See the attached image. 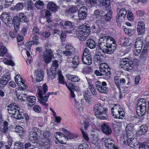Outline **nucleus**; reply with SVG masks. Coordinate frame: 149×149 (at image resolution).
Returning <instances> with one entry per match:
<instances>
[{
    "instance_id": "obj_1",
    "label": "nucleus",
    "mask_w": 149,
    "mask_h": 149,
    "mask_svg": "<svg viewBox=\"0 0 149 149\" xmlns=\"http://www.w3.org/2000/svg\"><path fill=\"white\" fill-rule=\"evenodd\" d=\"M99 42V47L104 53L111 54L116 48V41L113 38L110 36H103Z\"/></svg>"
},
{
    "instance_id": "obj_2",
    "label": "nucleus",
    "mask_w": 149,
    "mask_h": 149,
    "mask_svg": "<svg viewBox=\"0 0 149 149\" xmlns=\"http://www.w3.org/2000/svg\"><path fill=\"white\" fill-rule=\"evenodd\" d=\"M8 107L9 113L12 114L14 118L17 120L25 119L26 122L29 120V117L28 113L24 111H20V107L15 103L10 104Z\"/></svg>"
},
{
    "instance_id": "obj_3",
    "label": "nucleus",
    "mask_w": 149,
    "mask_h": 149,
    "mask_svg": "<svg viewBox=\"0 0 149 149\" xmlns=\"http://www.w3.org/2000/svg\"><path fill=\"white\" fill-rule=\"evenodd\" d=\"M47 91L48 86L45 83L42 86L38 87L37 92L38 101L41 104L44 105L45 107L49 106V104L46 103L49 98L46 94Z\"/></svg>"
},
{
    "instance_id": "obj_4",
    "label": "nucleus",
    "mask_w": 149,
    "mask_h": 149,
    "mask_svg": "<svg viewBox=\"0 0 149 149\" xmlns=\"http://www.w3.org/2000/svg\"><path fill=\"white\" fill-rule=\"evenodd\" d=\"M76 34L78 38L81 41L86 40L91 32L90 27L86 25H80L78 28Z\"/></svg>"
},
{
    "instance_id": "obj_5",
    "label": "nucleus",
    "mask_w": 149,
    "mask_h": 149,
    "mask_svg": "<svg viewBox=\"0 0 149 149\" xmlns=\"http://www.w3.org/2000/svg\"><path fill=\"white\" fill-rule=\"evenodd\" d=\"M111 108V114L114 118L122 119L125 116V113L123 109L121 106L118 104H113Z\"/></svg>"
},
{
    "instance_id": "obj_6",
    "label": "nucleus",
    "mask_w": 149,
    "mask_h": 149,
    "mask_svg": "<svg viewBox=\"0 0 149 149\" xmlns=\"http://www.w3.org/2000/svg\"><path fill=\"white\" fill-rule=\"evenodd\" d=\"M123 3H120L117 7L116 21L118 25L121 23L123 20H124L127 14L126 10L124 8Z\"/></svg>"
},
{
    "instance_id": "obj_7",
    "label": "nucleus",
    "mask_w": 149,
    "mask_h": 149,
    "mask_svg": "<svg viewBox=\"0 0 149 149\" xmlns=\"http://www.w3.org/2000/svg\"><path fill=\"white\" fill-rule=\"evenodd\" d=\"M94 111L95 115L97 118L100 120H105L106 117L102 116L106 113L107 109L104 108L103 107L99 104H96L94 107Z\"/></svg>"
},
{
    "instance_id": "obj_8",
    "label": "nucleus",
    "mask_w": 149,
    "mask_h": 149,
    "mask_svg": "<svg viewBox=\"0 0 149 149\" xmlns=\"http://www.w3.org/2000/svg\"><path fill=\"white\" fill-rule=\"evenodd\" d=\"M112 11L110 10L105 16H102L98 19H95L96 23L100 28L101 27V28H103L105 22L110 21L112 17Z\"/></svg>"
},
{
    "instance_id": "obj_9",
    "label": "nucleus",
    "mask_w": 149,
    "mask_h": 149,
    "mask_svg": "<svg viewBox=\"0 0 149 149\" xmlns=\"http://www.w3.org/2000/svg\"><path fill=\"white\" fill-rule=\"evenodd\" d=\"M41 131L37 127H33L31 131L29 133V140L33 143L38 142L40 138V135L41 134Z\"/></svg>"
},
{
    "instance_id": "obj_10",
    "label": "nucleus",
    "mask_w": 149,
    "mask_h": 149,
    "mask_svg": "<svg viewBox=\"0 0 149 149\" xmlns=\"http://www.w3.org/2000/svg\"><path fill=\"white\" fill-rule=\"evenodd\" d=\"M133 63L132 60L125 58L120 60L119 65L124 70L129 71L132 69Z\"/></svg>"
},
{
    "instance_id": "obj_11",
    "label": "nucleus",
    "mask_w": 149,
    "mask_h": 149,
    "mask_svg": "<svg viewBox=\"0 0 149 149\" xmlns=\"http://www.w3.org/2000/svg\"><path fill=\"white\" fill-rule=\"evenodd\" d=\"M95 84L96 87L100 93L105 94L107 93L109 90L106 82H101L97 80L95 82Z\"/></svg>"
},
{
    "instance_id": "obj_12",
    "label": "nucleus",
    "mask_w": 149,
    "mask_h": 149,
    "mask_svg": "<svg viewBox=\"0 0 149 149\" xmlns=\"http://www.w3.org/2000/svg\"><path fill=\"white\" fill-rule=\"evenodd\" d=\"M45 50L43 54V58L45 62L48 64L51 62L54 55L50 48L47 47L45 48Z\"/></svg>"
},
{
    "instance_id": "obj_13",
    "label": "nucleus",
    "mask_w": 149,
    "mask_h": 149,
    "mask_svg": "<svg viewBox=\"0 0 149 149\" xmlns=\"http://www.w3.org/2000/svg\"><path fill=\"white\" fill-rule=\"evenodd\" d=\"M109 66L106 63H102L100 65L99 70L103 75L109 77L111 74Z\"/></svg>"
},
{
    "instance_id": "obj_14",
    "label": "nucleus",
    "mask_w": 149,
    "mask_h": 149,
    "mask_svg": "<svg viewBox=\"0 0 149 149\" xmlns=\"http://www.w3.org/2000/svg\"><path fill=\"white\" fill-rule=\"evenodd\" d=\"M87 14V8L85 6H82L78 10V17L80 20L85 19Z\"/></svg>"
},
{
    "instance_id": "obj_15",
    "label": "nucleus",
    "mask_w": 149,
    "mask_h": 149,
    "mask_svg": "<svg viewBox=\"0 0 149 149\" xmlns=\"http://www.w3.org/2000/svg\"><path fill=\"white\" fill-rule=\"evenodd\" d=\"M55 138L58 142L62 144H65L68 140V137L65 134L60 132H57L55 135Z\"/></svg>"
},
{
    "instance_id": "obj_16",
    "label": "nucleus",
    "mask_w": 149,
    "mask_h": 149,
    "mask_svg": "<svg viewBox=\"0 0 149 149\" xmlns=\"http://www.w3.org/2000/svg\"><path fill=\"white\" fill-rule=\"evenodd\" d=\"M65 49V50L63 51V53L65 56H67L68 58L69 59L71 58L70 56L75 52V49L72 46L69 44L66 45Z\"/></svg>"
},
{
    "instance_id": "obj_17",
    "label": "nucleus",
    "mask_w": 149,
    "mask_h": 149,
    "mask_svg": "<svg viewBox=\"0 0 149 149\" xmlns=\"http://www.w3.org/2000/svg\"><path fill=\"white\" fill-rule=\"evenodd\" d=\"M1 18L2 21L5 23L7 26L10 27L12 26V19L10 16L4 14H2L1 15Z\"/></svg>"
},
{
    "instance_id": "obj_18",
    "label": "nucleus",
    "mask_w": 149,
    "mask_h": 149,
    "mask_svg": "<svg viewBox=\"0 0 149 149\" xmlns=\"http://www.w3.org/2000/svg\"><path fill=\"white\" fill-rule=\"evenodd\" d=\"M145 25L143 22L141 20L139 21L137 28L138 35L143 36L145 32Z\"/></svg>"
},
{
    "instance_id": "obj_19",
    "label": "nucleus",
    "mask_w": 149,
    "mask_h": 149,
    "mask_svg": "<svg viewBox=\"0 0 149 149\" xmlns=\"http://www.w3.org/2000/svg\"><path fill=\"white\" fill-rule=\"evenodd\" d=\"M114 80L116 86L119 90L120 89L121 86H124L126 84L125 79L124 78L119 79V77L116 76L114 77Z\"/></svg>"
},
{
    "instance_id": "obj_20",
    "label": "nucleus",
    "mask_w": 149,
    "mask_h": 149,
    "mask_svg": "<svg viewBox=\"0 0 149 149\" xmlns=\"http://www.w3.org/2000/svg\"><path fill=\"white\" fill-rule=\"evenodd\" d=\"M67 79V82L68 84L69 83L71 84H73V85L75 83L79 82L80 80V79L77 76L75 75H70L69 74H67L66 75Z\"/></svg>"
},
{
    "instance_id": "obj_21",
    "label": "nucleus",
    "mask_w": 149,
    "mask_h": 149,
    "mask_svg": "<svg viewBox=\"0 0 149 149\" xmlns=\"http://www.w3.org/2000/svg\"><path fill=\"white\" fill-rule=\"evenodd\" d=\"M83 93L84 97L86 102L90 104H91L93 103V97L89 90L87 89L84 91Z\"/></svg>"
},
{
    "instance_id": "obj_22",
    "label": "nucleus",
    "mask_w": 149,
    "mask_h": 149,
    "mask_svg": "<svg viewBox=\"0 0 149 149\" xmlns=\"http://www.w3.org/2000/svg\"><path fill=\"white\" fill-rule=\"evenodd\" d=\"M81 62V60L78 55L74 56L72 58V60L71 61L72 64L71 68L73 69H76Z\"/></svg>"
},
{
    "instance_id": "obj_23",
    "label": "nucleus",
    "mask_w": 149,
    "mask_h": 149,
    "mask_svg": "<svg viewBox=\"0 0 149 149\" xmlns=\"http://www.w3.org/2000/svg\"><path fill=\"white\" fill-rule=\"evenodd\" d=\"M101 131L106 134L109 135L112 133L111 128L106 123H103L101 126Z\"/></svg>"
},
{
    "instance_id": "obj_24",
    "label": "nucleus",
    "mask_w": 149,
    "mask_h": 149,
    "mask_svg": "<svg viewBox=\"0 0 149 149\" xmlns=\"http://www.w3.org/2000/svg\"><path fill=\"white\" fill-rule=\"evenodd\" d=\"M44 73L41 71L36 70L34 72V77L37 82H40L42 81L44 77Z\"/></svg>"
},
{
    "instance_id": "obj_25",
    "label": "nucleus",
    "mask_w": 149,
    "mask_h": 149,
    "mask_svg": "<svg viewBox=\"0 0 149 149\" xmlns=\"http://www.w3.org/2000/svg\"><path fill=\"white\" fill-rule=\"evenodd\" d=\"M26 100L29 106L31 107L36 102V98L34 96H29L27 95Z\"/></svg>"
},
{
    "instance_id": "obj_26",
    "label": "nucleus",
    "mask_w": 149,
    "mask_h": 149,
    "mask_svg": "<svg viewBox=\"0 0 149 149\" xmlns=\"http://www.w3.org/2000/svg\"><path fill=\"white\" fill-rule=\"evenodd\" d=\"M13 24L15 30L17 31L19 30L20 25V20L17 16H15L13 17Z\"/></svg>"
},
{
    "instance_id": "obj_27",
    "label": "nucleus",
    "mask_w": 149,
    "mask_h": 149,
    "mask_svg": "<svg viewBox=\"0 0 149 149\" xmlns=\"http://www.w3.org/2000/svg\"><path fill=\"white\" fill-rule=\"evenodd\" d=\"M19 90V88H16L15 91V93L17 96L18 100L20 102L25 101L26 97H27V94H18L17 91Z\"/></svg>"
},
{
    "instance_id": "obj_28",
    "label": "nucleus",
    "mask_w": 149,
    "mask_h": 149,
    "mask_svg": "<svg viewBox=\"0 0 149 149\" xmlns=\"http://www.w3.org/2000/svg\"><path fill=\"white\" fill-rule=\"evenodd\" d=\"M136 111L138 115L140 116H142L144 115L146 113L147 109L142 107L139 106L138 105H136Z\"/></svg>"
},
{
    "instance_id": "obj_29",
    "label": "nucleus",
    "mask_w": 149,
    "mask_h": 149,
    "mask_svg": "<svg viewBox=\"0 0 149 149\" xmlns=\"http://www.w3.org/2000/svg\"><path fill=\"white\" fill-rule=\"evenodd\" d=\"M66 86L70 91V95L71 97H74L75 95L73 90H74V89H75V88L77 87V86L75 85H73V84H71L70 82L68 83V84H66Z\"/></svg>"
},
{
    "instance_id": "obj_30",
    "label": "nucleus",
    "mask_w": 149,
    "mask_h": 149,
    "mask_svg": "<svg viewBox=\"0 0 149 149\" xmlns=\"http://www.w3.org/2000/svg\"><path fill=\"white\" fill-rule=\"evenodd\" d=\"M57 6L53 2L50 1L47 5V9L51 12L56 11L57 10Z\"/></svg>"
},
{
    "instance_id": "obj_31",
    "label": "nucleus",
    "mask_w": 149,
    "mask_h": 149,
    "mask_svg": "<svg viewBox=\"0 0 149 149\" xmlns=\"http://www.w3.org/2000/svg\"><path fill=\"white\" fill-rule=\"evenodd\" d=\"M113 142V140L111 138H106L104 141L105 145L108 149H110V147L114 145Z\"/></svg>"
},
{
    "instance_id": "obj_32",
    "label": "nucleus",
    "mask_w": 149,
    "mask_h": 149,
    "mask_svg": "<svg viewBox=\"0 0 149 149\" xmlns=\"http://www.w3.org/2000/svg\"><path fill=\"white\" fill-rule=\"evenodd\" d=\"M81 59L82 62L84 64L89 65L92 63V57L91 55L82 57Z\"/></svg>"
},
{
    "instance_id": "obj_33",
    "label": "nucleus",
    "mask_w": 149,
    "mask_h": 149,
    "mask_svg": "<svg viewBox=\"0 0 149 149\" xmlns=\"http://www.w3.org/2000/svg\"><path fill=\"white\" fill-rule=\"evenodd\" d=\"M147 130V127L146 125H143L140 127V128L137 131V133L139 136H140L142 135H144Z\"/></svg>"
},
{
    "instance_id": "obj_34",
    "label": "nucleus",
    "mask_w": 149,
    "mask_h": 149,
    "mask_svg": "<svg viewBox=\"0 0 149 149\" xmlns=\"http://www.w3.org/2000/svg\"><path fill=\"white\" fill-rule=\"evenodd\" d=\"M86 45L91 49L95 48L96 45L95 42L92 39H88L86 41Z\"/></svg>"
},
{
    "instance_id": "obj_35",
    "label": "nucleus",
    "mask_w": 149,
    "mask_h": 149,
    "mask_svg": "<svg viewBox=\"0 0 149 149\" xmlns=\"http://www.w3.org/2000/svg\"><path fill=\"white\" fill-rule=\"evenodd\" d=\"M136 105H138L139 106L144 107L147 109V102L146 100L144 98H141L139 99L136 104Z\"/></svg>"
},
{
    "instance_id": "obj_36",
    "label": "nucleus",
    "mask_w": 149,
    "mask_h": 149,
    "mask_svg": "<svg viewBox=\"0 0 149 149\" xmlns=\"http://www.w3.org/2000/svg\"><path fill=\"white\" fill-rule=\"evenodd\" d=\"M99 1L100 4L104 6L105 8H109L110 6V0H99Z\"/></svg>"
},
{
    "instance_id": "obj_37",
    "label": "nucleus",
    "mask_w": 149,
    "mask_h": 149,
    "mask_svg": "<svg viewBox=\"0 0 149 149\" xmlns=\"http://www.w3.org/2000/svg\"><path fill=\"white\" fill-rule=\"evenodd\" d=\"M15 131L19 134L20 136H23L24 133V131L23 128L20 126H17L15 128Z\"/></svg>"
},
{
    "instance_id": "obj_38",
    "label": "nucleus",
    "mask_w": 149,
    "mask_h": 149,
    "mask_svg": "<svg viewBox=\"0 0 149 149\" xmlns=\"http://www.w3.org/2000/svg\"><path fill=\"white\" fill-rule=\"evenodd\" d=\"M19 18L22 22L28 23V20L27 18L24 13H19Z\"/></svg>"
},
{
    "instance_id": "obj_39",
    "label": "nucleus",
    "mask_w": 149,
    "mask_h": 149,
    "mask_svg": "<svg viewBox=\"0 0 149 149\" xmlns=\"http://www.w3.org/2000/svg\"><path fill=\"white\" fill-rule=\"evenodd\" d=\"M100 54H95L93 59L95 62L97 63H100L103 61V58L100 56V55L102 56V54H101L100 53Z\"/></svg>"
},
{
    "instance_id": "obj_40",
    "label": "nucleus",
    "mask_w": 149,
    "mask_h": 149,
    "mask_svg": "<svg viewBox=\"0 0 149 149\" xmlns=\"http://www.w3.org/2000/svg\"><path fill=\"white\" fill-rule=\"evenodd\" d=\"M133 124H128L126 127L125 130L126 131V134L127 135L131 134L132 131L133 130Z\"/></svg>"
},
{
    "instance_id": "obj_41",
    "label": "nucleus",
    "mask_w": 149,
    "mask_h": 149,
    "mask_svg": "<svg viewBox=\"0 0 149 149\" xmlns=\"http://www.w3.org/2000/svg\"><path fill=\"white\" fill-rule=\"evenodd\" d=\"M25 81L23 80L20 83L17 84V85L19 86V89L20 91H24L26 88L27 86L25 84Z\"/></svg>"
},
{
    "instance_id": "obj_42",
    "label": "nucleus",
    "mask_w": 149,
    "mask_h": 149,
    "mask_svg": "<svg viewBox=\"0 0 149 149\" xmlns=\"http://www.w3.org/2000/svg\"><path fill=\"white\" fill-rule=\"evenodd\" d=\"M15 149H23V144L21 142L19 141H16L14 144Z\"/></svg>"
},
{
    "instance_id": "obj_43",
    "label": "nucleus",
    "mask_w": 149,
    "mask_h": 149,
    "mask_svg": "<svg viewBox=\"0 0 149 149\" xmlns=\"http://www.w3.org/2000/svg\"><path fill=\"white\" fill-rule=\"evenodd\" d=\"M143 43V42L140 39L137 38L136 40L134 47L136 48L140 47L141 48H142Z\"/></svg>"
},
{
    "instance_id": "obj_44",
    "label": "nucleus",
    "mask_w": 149,
    "mask_h": 149,
    "mask_svg": "<svg viewBox=\"0 0 149 149\" xmlns=\"http://www.w3.org/2000/svg\"><path fill=\"white\" fill-rule=\"evenodd\" d=\"M58 61L56 60H54L52 63V66L50 68V70L56 71L58 66Z\"/></svg>"
},
{
    "instance_id": "obj_45",
    "label": "nucleus",
    "mask_w": 149,
    "mask_h": 149,
    "mask_svg": "<svg viewBox=\"0 0 149 149\" xmlns=\"http://www.w3.org/2000/svg\"><path fill=\"white\" fill-rule=\"evenodd\" d=\"M7 50L6 47L3 45L0 47V56L3 57L6 54Z\"/></svg>"
},
{
    "instance_id": "obj_46",
    "label": "nucleus",
    "mask_w": 149,
    "mask_h": 149,
    "mask_svg": "<svg viewBox=\"0 0 149 149\" xmlns=\"http://www.w3.org/2000/svg\"><path fill=\"white\" fill-rule=\"evenodd\" d=\"M8 123L6 121H5L3 122V128L1 130V132L5 134L7 132L9 127L8 126Z\"/></svg>"
},
{
    "instance_id": "obj_47",
    "label": "nucleus",
    "mask_w": 149,
    "mask_h": 149,
    "mask_svg": "<svg viewBox=\"0 0 149 149\" xmlns=\"http://www.w3.org/2000/svg\"><path fill=\"white\" fill-rule=\"evenodd\" d=\"M49 73H47L48 74V77L49 78L52 80L55 78V75L56 74L57 72L56 71L54 70H50Z\"/></svg>"
},
{
    "instance_id": "obj_48",
    "label": "nucleus",
    "mask_w": 149,
    "mask_h": 149,
    "mask_svg": "<svg viewBox=\"0 0 149 149\" xmlns=\"http://www.w3.org/2000/svg\"><path fill=\"white\" fill-rule=\"evenodd\" d=\"M124 29L125 33L130 36H132L134 31V29H132L129 28H125Z\"/></svg>"
},
{
    "instance_id": "obj_49",
    "label": "nucleus",
    "mask_w": 149,
    "mask_h": 149,
    "mask_svg": "<svg viewBox=\"0 0 149 149\" xmlns=\"http://www.w3.org/2000/svg\"><path fill=\"white\" fill-rule=\"evenodd\" d=\"M120 44L122 45L127 47L128 46H130L131 44H132V43H130L129 44L128 42V41L127 40L126 38L121 39L120 41Z\"/></svg>"
},
{
    "instance_id": "obj_50",
    "label": "nucleus",
    "mask_w": 149,
    "mask_h": 149,
    "mask_svg": "<svg viewBox=\"0 0 149 149\" xmlns=\"http://www.w3.org/2000/svg\"><path fill=\"white\" fill-rule=\"evenodd\" d=\"M1 78L2 79H4L5 81H6V82L8 83V81L11 79L10 74L9 72L6 73Z\"/></svg>"
},
{
    "instance_id": "obj_51",
    "label": "nucleus",
    "mask_w": 149,
    "mask_h": 149,
    "mask_svg": "<svg viewBox=\"0 0 149 149\" xmlns=\"http://www.w3.org/2000/svg\"><path fill=\"white\" fill-rule=\"evenodd\" d=\"M40 145V146L42 149H49L50 144L47 142H42Z\"/></svg>"
},
{
    "instance_id": "obj_52",
    "label": "nucleus",
    "mask_w": 149,
    "mask_h": 149,
    "mask_svg": "<svg viewBox=\"0 0 149 149\" xmlns=\"http://www.w3.org/2000/svg\"><path fill=\"white\" fill-rule=\"evenodd\" d=\"M77 8L76 6L71 7L66 10V12L67 13L69 14L74 13L77 12Z\"/></svg>"
},
{
    "instance_id": "obj_53",
    "label": "nucleus",
    "mask_w": 149,
    "mask_h": 149,
    "mask_svg": "<svg viewBox=\"0 0 149 149\" xmlns=\"http://www.w3.org/2000/svg\"><path fill=\"white\" fill-rule=\"evenodd\" d=\"M100 11L98 10H95L94 12L93 17L94 19H98L101 18L102 16L100 15Z\"/></svg>"
},
{
    "instance_id": "obj_54",
    "label": "nucleus",
    "mask_w": 149,
    "mask_h": 149,
    "mask_svg": "<svg viewBox=\"0 0 149 149\" xmlns=\"http://www.w3.org/2000/svg\"><path fill=\"white\" fill-rule=\"evenodd\" d=\"M127 18L129 21H132L134 19L133 13L130 10L127 11Z\"/></svg>"
},
{
    "instance_id": "obj_55",
    "label": "nucleus",
    "mask_w": 149,
    "mask_h": 149,
    "mask_svg": "<svg viewBox=\"0 0 149 149\" xmlns=\"http://www.w3.org/2000/svg\"><path fill=\"white\" fill-rule=\"evenodd\" d=\"M127 137L126 140L127 143L128 145H129L131 147H132L131 145H132L133 143L132 142V136H131L130 134H129V135H127Z\"/></svg>"
},
{
    "instance_id": "obj_56",
    "label": "nucleus",
    "mask_w": 149,
    "mask_h": 149,
    "mask_svg": "<svg viewBox=\"0 0 149 149\" xmlns=\"http://www.w3.org/2000/svg\"><path fill=\"white\" fill-rule=\"evenodd\" d=\"M88 144L86 143L81 144L78 147V149H89Z\"/></svg>"
},
{
    "instance_id": "obj_57",
    "label": "nucleus",
    "mask_w": 149,
    "mask_h": 149,
    "mask_svg": "<svg viewBox=\"0 0 149 149\" xmlns=\"http://www.w3.org/2000/svg\"><path fill=\"white\" fill-rule=\"evenodd\" d=\"M23 4L22 3H18L14 7L15 10H22L23 8Z\"/></svg>"
},
{
    "instance_id": "obj_58",
    "label": "nucleus",
    "mask_w": 149,
    "mask_h": 149,
    "mask_svg": "<svg viewBox=\"0 0 149 149\" xmlns=\"http://www.w3.org/2000/svg\"><path fill=\"white\" fill-rule=\"evenodd\" d=\"M6 81H5L4 79H2L1 78L0 79V88H3L5 86L8 84V83L6 82Z\"/></svg>"
},
{
    "instance_id": "obj_59",
    "label": "nucleus",
    "mask_w": 149,
    "mask_h": 149,
    "mask_svg": "<svg viewBox=\"0 0 149 149\" xmlns=\"http://www.w3.org/2000/svg\"><path fill=\"white\" fill-rule=\"evenodd\" d=\"M58 83L60 84L64 85L65 84H68L64 82V77L62 74H59L58 78Z\"/></svg>"
},
{
    "instance_id": "obj_60",
    "label": "nucleus",
    "mask_w": 149,
    "mask_h": 149,
    "mask_svg": "<svg viewBox=\"0 0 149 149\" xmlns=\"http://www.w3.org/2000/svg\"><path fill=\"white\" fill-rule=\"evenodd\" d=\"M80 130L82 136L84 139L87 141L89 140V139L88 136V134H86V132H85L82 128H80Z\"/></svg>"
},
{
    "instance_id": "obj_61",
    "label": "nucleus",
    "mask_w": 149,
    "mask_h": 149,
    "mask_svg": "<svg viewBox=\"0 0 149 149\" xmlns=\"http://www.w3.org/2000/svg\"><path fill=\"white\" fill-rule=\"evenodd\" d=\"M33 109L34 111L37 113H40L41 111L40 107L37 104H35L33 106Z\"/></svg>"
},
{
    "instance_id": "obj_62",
    "label": "nucleus",
    "mask_w": 149,
    "mask_h": 149,
    "mask_svg": "<svg viewBox=\"0 0 149 149\" xmlns=\"http://www.w3.org/2000/svg\"><path fill=\"white\" fill-rule=\"evenodd\" d=\"M142 48L140 47L139 48L135 47V49L134 50V54L136 56H138L140 53Z\"/></svg>"
},
{
    "instance_id": "obj_63",
    "label": "nucleus",
    "mask_w": 149,
    "mask_h": 149,
    "mask_svg": "<svg viewBox=\"0 0 149 149\" xmlns=\"http://www.w3.org/2000/svg\"><path fill=\"white\" fill-rule=\"evenodd\" d=\"M67 137L68 138L70 139H74L78 137V135L77 134L73 133H72L69 132L67 134Z\"/></svg>"
},
{
    "instance_id": "obj_64",
    "label": "nucleus",
    "mask_w": 149,
    "mask_h": 149,
    "mask_svg": "<svg viewBox=\"0 0 149 149\" xmlns=\"http://www.w3.org/2000/svg\"><path fill=\"white\" fill-rule=\"evenodd\" d=\"M33 44L32 41L27 42L25 44V47L26 50L31 51V46Z\"/></svg>"
}]
</instances>
